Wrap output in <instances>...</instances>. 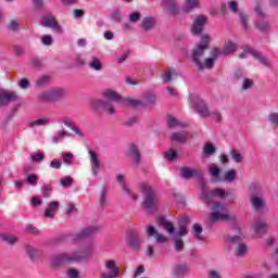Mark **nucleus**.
Instances as JSON below:
<instances>
[{"label":"nucleus","mask_w":278,"mask_h":278,"mask_svg":"<svg viewBox=\"0 0 278 278\" xmlns=\"http://www.w3.org/2000/svg\"><path fill=\"white\" fill-rule=\"evenodd\" d=\"M211 40L212 38H210V35H202L200 45L195 46L192 50L191 58L199 71H203V67L212 68V66H214V62H216L220 55V49L215 48L211 51V58L205 59L204 65L201 63L203 53L205 49L210 47Z\"/></svg>","instance_id":"1"},{"label":"nucleus","mask_w":278,"mask_h":278,"mask_svg":"<svg viewBox=\"0 0 278 278\" xmlns=\"http://www.w3.org/2000/svg\"><path fill=\"white\" fill-rule=\"evenodd\" d=\"M94 253V248L92 245H81L74 254H61L52 260V266H58V264H66L68 262H84L88 260Z\"/></svg>","instance_id":"2"},{"label":"nucleus","mask_w":278,"mask_h":278,"mask_svg":"<svg viewBox=\"0 0 278 278\" xmlns=\"http://www.w3.org/2000/svg\"><path fill=\"white\" fill-rule=\"evenodd\" d=\"M189 103L191 108L200 114V116H203L204 118H212L213 121H216V123H220L223 119V115L218 111H210L207 106L205 105V102L199 98L197 94H191L189 97Z\"/></svg>","instance_id":"3"},{"label":"nucleus","mask_w":278,"mask_h":278,"mask_svg":"<svg viewBox=\"0 0 278 278\" xmlns=\"http://www.w3.org/2000/svg\"><path fill=\"white\" fill-rule=\"evenodd\" d=\"M140 193L144 197V202L142 206L148 212H153L160 205V195L147 184H141L139 187Z\"/></svg>","instance_id":"4"},{"label":"nucleus","mask_w":278,"mask_h":278,"mask_svg":"<svg viewBox=\"0 0 278 278\" xmlns=\"http://www.w3.org/2000/svg\"><path fill=\"white\" fill-rule=\"evenodd\" d=\"M118 273H121V268L116 264V261L108 260L104 262V269L100 278H117Z\"/></svg>","instance_id":"5"},{"label":"nucleus","mask_w":278,"mask_h":278,"mask_svg":"<svg viewBox=\"0 0 278 278\" xmlns=\"http://www.w3.org/2000/svg\"><path fill=\"white\" fill-rule=\"evenodd\" d=\"M217 220H229V214H227V207L225 204L215 203L213 206L211 223H216Z\"/></svg>","instance_id":"6"},{"label":"nucleus","mask_w":278,"mask_h":278,"mask_svg":"<svg viewBox=\"0 0 278 278\" xmlns=\"http://www.w3.org/2000/svg\"><path fill=\"white\" fill-rule=\"evenodd\" d=\"M182 179H192V177H199L201 179L202 186L205 185L203 180V172L201 169L191 168V167H182L180 169Z\"/></svg>","instance_id":"7"},{"label":"nucleus","mask_w":278,"mask_h":278,"mask_svg":"<svg viewBox=\"0 0 278 278\" xmlns=\"http://www.w3.org/2000/svg\"><path fill=\"white\" fill-rule=\"evenodd\" d=\"M249 55H252V58L254 60H258L261 62V64H264V66H268L269 62L267 61V59L264 58V55H262V53H260L257 50L254 49H247L244 50L239 58H241V60H244V58H249Z\"/></svg>","instance_id":"8"},{"label":"nucleus","mask_w":278,"mask_h":278,"mask_svg":"<svg viewBox=\"0 0 278 278\" xmlns=\"http://www.w3.org/2000/svg\"><path fill=\"white\" fill-rule=\"evenodd\" d=\"M218 197L219 199H225V191L223 189H214L213 191H207L202 189L201 199L210 203V201H214V199Z\"/></svg>","instance_id":"9"},{"label":"nucleus","mask_w":278,"mask_h":278,"mask_svg":"<svg viewBox=\"0 0 278 278\" xmlns=\"http://www.w3.org/2000/svg\"><path fill=\"white\" fill-rule=\"evenodd\" d=\"M89 160L91 173L93 177H97V175H99V172L101 170V161L99 160V154L92 150H89Z\"/></svg>","instance_id":"10"},{"label":"nucleus","mask_w":278,"mask_h":278,"mask_svg":"<svg viewBox=\"0 0 278 278\" xmlns=\"http://www.w3.org/2000/svg\"><path fill=\"white\" fill-rule=\"evenodd\" d=\"M161 223L164 229H166L170 236H175L176 238H179L180 236H186V233H188V229L184 225H180L179 230L175 232V226H173L172 223L164 222V220H162Z\"/></svg>","instance_id":"11"},{"label":"nucleus","mask_w":278,"mask_h":278,"mask_svg":"<svg viewBox=\"0 0 278 278\" xmlns=\"http://www.w3.org/2000/svg\"><path fill=\"white\" fill-rule=\"evenodd\" d=\"M205 23H207V16L199 15L193 22V26L191 28L192 34L194 36H199L200 34H202Z\"/></svg>","instance_id":"12"},{"label":"nucleus","mask_w":278,"mask_h":278,"mask_svg":"<svg viewBox=\"0 0 278 278\" xmlns=\"http://www.w3.org/2000/svg\"><path fill=\"white\" fill-rule=\"evenodd\" d=\"M12 101H16V93L14 91L0 90V105H8Z\"/></svg>","instance_id":"13"},{"label":"nucleus","mask_w":278,"mask_h":278,"mask_svg":"<svg viewBox=\"0 0 278 278\" xmlns=\"http://www.w3.org/2000/svg\"><path fill=\"white\" fill-rule=\"evenodd\" d=\"M256 16L258 18V24H256L257 29L261 31H268L270 29V25L264 21V14H262V8L256 7Z\"/></svg>","instance_id":"14"},{"label":"nucleus","mask_w":278,"mask_h":278,"mask_svg":"<svg viewBox=\"0 0 278 278\" xmlns=\"http://www.w3.org/2000/svg\"><path fill=\"white\" fill-rule=\"evenodd\" d=\"M41 25L43 27H50L51 29H56L58 31H62V28L58 25V22H55V18L53 16H43L41 20Z\"/></svg>","instance_id":"15"},{"label":"nucleus","mask_w":278,"mask_h":278,"mask_svg":"<svg viewBox=\"0 0 278 278\" xmlns=\"http://www.w3.org/2000/svg\"><path fill=\"white\" fill-rule=\"evenodd\" d=\"M116 179H117V182L119 184V186L126 192V194L131 197L132 201H138V195L137 194H131V189L127 188V185H125V177L122 174H118L116 176Z\"/></svg>","instance_id":"16"},{"label":"nucleus","mask_w":278,"mask_h":278,"mask_svg":"<svg viewBox=\"0 0 278 278\" xmlns=\"http://www.w3.org/2000/svg\"><path fill=\"white\" fill-rule=\"evenodd\" d=\"M93 232H94V229H92V228L83 229L79 233H77L73 237V241L81 242V240H86V238H88V236H92Z\"/></svg>","instance_id":"17"},{"label":"nucleus","mask_w":278,"mask_h":278,"mask_svg":"<svg viewBox=\"0 0 278 278\" xmlns=\"http://www.w3.org/2000/svg\"><path fill=\"white\" fill-rule=\"evenodd\" d=\"M147 233L148 236H155V240L156 242H166V240H168L166 238V236L162 235V233H157V231L155 230V228L153 226H148L147 227Z\"/></svg>","instance_id":"18"},{"label":"nucleus","mask_w":278,"mask_h":278,"mask_svg":"<svg viewBox=\"0 0 278 278\" xmlns=\"http://www.w3.org/2000/svg\"><path fill=\"white\" fill-rule=\"evenodd\" d=\"M58 207H60V202H51L50 206L46 208L45 216L47 218H55V212H58Z\"/></svg>","instance_id":"19"},{"label":"nucleus","mask_w":278,"mask_h":278,"mask_svg":"<svg viewBox=\"0 0 278 278\" xmlns=\"http://www.w3.org/2000/svg\"><path fill=\"white\" fill-rule=\"evenodd\" d=\"M103 94L106 101H115L116 103H121V96L116 93V91L106 89Z\"/></svg>","instance_id":"20"},{"label":"nucleus","mask_w":278,"mask_h":278,"mask_svg":"<svg viewBox=\"0 0 278 278\" xmlns=\"http://www.w3.org/2000/svg\"><path fill=\"white\" fill-rule=\"evenodd\" d=\"M208 173L213 181H223V176H220V168L218 166L213 165Z\"/></svg>","instance_id":"21"},{"label":"nucleus","mask_w":278,"mask_h":278,"mask_svg":"<svg viewBox=\"0 0 278 278\" xmlns=\"http://www.w3.org/2000/svg\"><path fill=\"white\" fill-rule=\"evenodd\" d=\"M200 1L199 0H186L185 5L182 8V12H192V10L199 8Z\"/></svg>","instance_id":"22"},{"label":"nucleus","mask_w":278,"mask_h":278,"mask_svg":"<svg viewBox=\"0 0 278 278\" xmlns=\"http://www.w3.org/2000/svg\"><path fill=\"white\" fill-rule=\"evenodd\" d=\"M253 231L258 236L268 231V225L264 222H257L253 225Z\"/></svg>","instance_id":"23"},{"label":"nucleus","mask_w":278,"mask_h":278,"mask_svg":"<svg viewBox=\"0 0 278 278\" xmlns=\"http://www.w3.org/2000/svg\"><path fill=\"white\" fill-rule=\"evenodd\" d=\"M236 49H238V45L228 41L225 46V49L219 50L220 51V55H230V53H233L236 51Z\"/></svg>","instance_id":"24"},{"label":"nucleus","mask_w":278,"mask_h":278,"mask_svg":"<svg viewBox=\"0 0 278 278\" xmlns=\"http://www.w3.org/2000/svg\"><path fill=\"white\" fill-rule=\"evenodd\" d=\"M68 136H71V134H68V132H66L64 130H61L58 134L52 136L51 142L53 144H59V142H62V140H64V138H68Z\"/></svg>","instance_id":"25"},{"label":"nucleus","mask_w":278,"mask_h":278,"mask_svg":"<svg viewBox=\"0 0 278 278\" xmlns=\"http://www.w3.org/2000/svg\"><path fill=\"white\" fill-rule=\"evenodd\" d=\"M153 27H155V18L151 16L144 17L142 21V29L149 31V29H153Z\"/></svg>","instance_id":"26"},{"label":"nucleus","mask_w":278,"mask_h":278,"mask_svg":"<svg viewBox=\"0 0 278 278\" xmlns=\"http://www.w3.org/2000/svg\"><path fill=\"white\" fill-rule=\"evenodd\" d=\"M251 203L254 210H262L264 207V199H262L261 197L252 195Z\"/></svg>","instance_id":"27"},{"label":"nucleus","mask_w":278,"mask_h":278,"mask_svg":"<svg viewBox=\"0 0 278 278\" xmlns=\"http://www.w3.org/2000/svg\"><path fill=\"white\" fill-rule=\"evenodd\" d=\"M129 247H132V249H136L138 244H140V240L138 239V233L130 232L127 237Z\"/></svg>","instance_id":"28"},{"label":"nucleus","mask_w":278,"mask_h":278,"mask_svg":"<svg viewBox=\"0 0 278 278\" xmlns=\"http://www.w3.org/2000/svg\"><path fill=\"white\" fill-rule=\"evenodd\" d=\"M236 179V170L229 169L225 173L224 177H222V181H226V184H231Z\"/></svg>","instance_id":"29"},{"label":"nucleus","mask_w":278,"mask_h":278,"mask_svg":"<svg viewBox=\"0 0 278 278\" xmlns=\"http://www.w3.org/2000/svg\"><path fill=\"white\" fill-rule=\"evenodd\" d=\"M169 138L174 142H186V134L185 132H173L169 136Z\"/></svg>","instance_id":"30"},{"label":"nucleus","mask_w":278,"mask_h":278,"mask_svg":"<svg viewBox=\"0 0 278 278\" xmlns=\"http://www.w3.org/2000/svg\"><path fill=\"white\" fill-rule=\"evenodd\" d=\"M47 123H49V118L43 117V118H39V119H35L33 122L29 123V127H45V125H47Z\"/></svg>","instance_id":"31"},{"label":"nucleus","mask_w":278,"mask_h":278,"mask_svg":"<svg viewBox=\"0 0 278 278\" xmlns=\"http://www.w3.org/2000/svg\"><path fill=\"white\" fill-rule=\"evenodd\" d=\"M188 273V267L186 265H178L174 268V275L176 277H181Z\"/></svg>","instance_id":"32"},{"label":"nucleus","mask_w":278,"mask_h":278,"mask_svg":"<svg viewBox=\"0 0 278 278\" xmlns=\"http://www.w3.org/2000/svg\"><path fill=\"white\" fill-rule=\"evenodd\" d=\"M193 232H194V238L197 240H205V238L201 236V233H203V228L201 227V225L199 224L193 225Z\"/></svg>","instance_id":"33"},{"label":"nucleus","mask_w":278,"mask_h":278,"mask_svg":"<svg viewBox=\"0 0 278 278\" xmlns=\"http://www.w3.org/2000/svg\"><path fill=\"white\" fill-rule=\"evenodd\" d=\"M129 155L134 157L135 162L138 164L140 162V154H138V147L130 146L129 148Z\"/></svg>","instance_id":"34"},{"label":"nucleus","mask_w":278,"mask_h":278,"mask_svg":"<svg viewBox=\"0 0 278 278\" xmlns=\"http://www.w3.org/2000/svg\"><path fill=\"white\" fill-rule=\"evenodd\" d=\"M1 240L8 242V244H16L18 239L12 235H1Z\"/></svg>","instance_id":"35"},{"label":"nucleus","mask_w":278,"mask_h":278,"mask_svg":"<svg viewBox=\"0 0 278 278\" xmlns=\"http://www.w3.org/2000/svg\"><path fill=\"white\" fill-rule=\"evenodd\" d=\"M124 105H127L128 108H138V105H142V102L139 100H134V99H125L123 101Z\"/></svg>","instance_id":"36"},{"label":"nucleus","mask_w":278,"mask_h":278,"mask_svg":"<svg viewBox=\"0 0 278 278\" xmlns=\"http://www.w3.org/2000/svg\"><path fill=\"white\" fill-rule=\"evenodd\" d=\"M203 153L204 155H214V153H216V148L212 143H206Z\"/></svg>","instance_id":"37"},{"label":"nucleus","mask_w":278,"mask_h":278,"mask_svg":"<svg viewBox=\"0 0 278 278\" xmlns=\"http://www.w3.org/2000/svg\"><path fill=\"white\" fill-rule=\"evenodd\" d=\"M247 245L244 244H239V247L236 249V255L237 257H242L243 255H247Z\"/></svg>","instance_id":"38"},{"label":"nucleus","mask_w":278,"mask_h":278,"mask_svg":"<svg viewBox=\"0 0 278 278\" xmlns=\"http://www.w3.org/2000/svg\"><path fill=\"white\" fill-rule=\"evenodd\" d=\"M230 155H231L233 162H236L237 164H240V162H242V160H243L242 154H240V152H238V150H232L230 152Z\"/></svg>","instance_id":"39"},{"label":"nucleus","mask_w":278,"mask_h":278,"mask_svg":"<svg viewBox=\"0 0 278 278\" xmlns=\"http://www.w3.org/2000/svg\"><path fill=\"white\" fill-rule=\"evenodd\" d=\"M26 253L30 257V260H34L38 255V250H36V248L34 247L27 245Z\"/></svg>","instance_id":"40"},{"label":"nucleus","mask_w":278,"mask_h":278,"mask_svg":"<svg viewBox=\"0 0 278 278\" xmlns=\"http://www.w3.org/2000/svg\"><path fill=\"white\" fill-rule=\"evenodd\" d=\"M167 125L170 129H175V127H179L181 124L177 118L170 116L168 117Z\"/></svg>","instance_id":"41"},{"label":"nucleus","mask_w":278,"mask_h":278,"mask_svg":"<svg viewBox=\"0 0 278 278\" xmlns=\"http://www.w3.org/2000/svg\"><path fill=\"white\" fill-rule=\"evenodd\" d=\"M163 5H166L170 14H175V2L173 0H163Z\"/></svg>","instance_id":"42"},{"label":"nucleus","mask_w":278,"mask_h":278,"mask_svg":"<svg viewBox=\"0 0 278 278\" xmlns=\"http://www.w3.org/2000/svg\"><path fill=\"white\" fill-rule=\"evenodd\" d=\"M89 66L93 71H101V68L103 67L101 65V61H99L98 59H93V61L89 64Z\"/></svg>","instance_id":"43"},{"label":"nucleus","mask_w":278,"mask_h":278,"mask_svg":"<svg viewBox=\"0 0 278 278\" xmlns=\"http://www.w3.org/2000/svg\"><path fill=\"white\" fill-rule=\"evenodd\" d=\"M26 184H28L29 186H36V184H38V176H36V175H28L26 177Z\"/></svg>","instance_id":"44"},{"label":"nucleus","mask_w":278,"mask_h":278,"mask_svg":"<svg viewBox=\"0 0 278 278\" xmlns=\"http://www.w3.org/2000/svg\"><path fill=\"white\" fill-rule=\"evenodd\" d=\"M31 162H42L45 160V154L42 153H31L30 154Z\"/></svg>","instance_id":"45"},{"label":"nucleus","mask_w":278,"mask_h":278,"mask_svg":"<svg viewBox=\"0 0 278 278\" xmlns=\"http://www.w3.org/2000/svg\"><path fill=\"white\" fill-rule=\"evenodd\" d=\"M41 42L42 45H46L47 47H49L50 45H53V38L49 35H45L41 37Z\"/></svg>","instance_id":"46"},{"label":"nucleus","mask_w":278,"mask_h":278,"mask_svg":"<svg viewBox=\"0 0 278 278\" xmlns=\"http://www.w3.org/2000/svg\"><path fill=\"white\" fill-rule=\"evenodd\" d=\"M63 163L67 164V166H71L73 164V153H66L63 155Z\"/></svg>","instance_id":"47"},{"label":"nucleus","mask_w":278,"mask_h":278,"mask_svg":"<svg viewBox=\"0 0 278 278\" xmlns=\"http://www.w3.org/2000/svg\"><path fill=\"white\" fill-rule=\"evenodd\" d=\"M268 121L271 123V125H276V127H278V113L269 114Z\"/></svg>","instance_id":"48"},{"label":"nucleus","mask_w":278,"mask_h":278,"mask_svg":"<svg viewBox=\"0 0 278 278\" xmlns=\"http://www.w3.org/2000/svg\"><path fill=\"white\" fill-rule=\"evenodd\" d=\"M49 192H51V185H45L41 188V194H42L43 199H47V197H49Z\"/></svg>","instance_id":"49"},{"label":"nucleus","mask_w":278,"mask_h":278,"mask_svg":"<svg viewBox=\"0 0 278 278\" xmlns=\"http://www.w3.org/2000/svg\"><path fill=\"white\" fill-rule=\"evenodd\" d=\"M166 160H177V151L169 150L165 153Z\"/></svg>","instance_id":"50"},{"label":"nucleus","mask_w":278,"mask_h":278,"mask_svg":"<svg viewBox=\"0 0 278 278\" xmlns=\"http://www.w3.org/2000/svg\"><path fill=\"white\" fill-rule=\"evenodd\" d=\"M129 21L130 23H138V21H140V12H132L129 15Z\"/></svg>","instance_id":"51"},{"label":"nucleus","mask_w":278,"mask_h":278,"mask_svg":"<svg viewBox=\"0 0 278 278\" xmlns=\"http://www.w3.org/2000/svg\"><path fill=\"white\" fill-rule=\"evenodd\" d=\"M252 87H253V80L245 78L242 84L243 90H249V88H252Z\"/></svg>","instance_id":"52"},{"label":"nucleus","mask_w":278,"mask_h":278,"mask_svg":"<svg viewBox=\"0 0 278 278\" xmlns=\"http://www.w3.org/2000/svg\"><path fill=\"white\" fill-rule=\"evenodd\" d=\"M241 240L242 239L239 236H235V237H229L227 239V242H228V244H238L241 242Z\"/></svg>","instance_id":"53"},{"label":"nucleus","mask_w":278,"mask_h":278,"mask_svg":"<svg viewBox=\"0 0 278 278\" xmlns=\"http://www.w3.org/2000/svg\"><path fill=\"white\" fill-rule=\"evenodd\" d=\"M111 18L113 21H116L117 23H121V11L119 10L113 11L111 14Z\"/></svg>","instance_id":"54"},{"label":"nucleus","mask_w":278,"mask_h":278,"mask_svg":"<svg viewBox=\"0 0 278 278\" xmlns=\"http://www.w3.org/2000/svg\"><path fill=\"white\" fill-rule=\"evenodd\" d=\"M104 110L108 112V114L113 115L116 114V110L114 109V105L106 103L104 104Z\"/></svg>","instance_id":"55"},{"label":"nucleus","mask_w":278,"mask_h":278,"mask_svg":"<svg viewBox=\"0 0 278 278\" xmlns=\"http://www.w3.org/2000/svg\"><path fill=\"white\" fill-rule=\"evenodd\" d=\"M175 73L168 71L165 73V75L163 76V81L167 83V81H170V79H173V77H175Z\"/></svg>","instance_id":"56"},{"label":"nucleus","mask_w":278,"mask_h":278,"mask_svg":"<svg viewBox=\"0 0 278 278\" xmlns=\"http://www.w3.org/2000/svg\"><path fill=\"white\" fill-rule=\"evenodd\" d=\"M71 185H73V178L65 177L61 179V186H63V188H65V186H71Z\"/></svg>","instance_id":"57"},{"label":"nucleus","mask_w":278,"mask_h":278,"mask_svg":"<svg viewBox=\"0 0 278 278\" xmlns=\"http://www.w3.org/2000/svg\"><path fill=\"white\" fill-rule=\"evenodd\" d=\"M62 123L63 125H65L66 127H70V129H72L73 126V119L71 117H63L62 118Z\"/></svg>","instance_id":"58"},{"label":"nucleus","mask_w":278,"mask_h":278,"mask_svg":"<svg viewBox=\"0 0 278 278\" xmlns=\"http://www.w3.org/2000/svg\"><path fill=\"white\" fill-rule=\"evenodd\" d=\"M51 168H55L56 170H60L62 168V162L53 160L50 163Z\"/></svg>","instance_id":"59"},{"label":"nucleus","mask_w":278,"mask_h":278,"mask_svg":"<svg viewBox=\"0 0 278 278\" xmlns=\"http://www.w3.org/2000/svg\"><path fill=\"white\" fill-rule=\"evenodd\" d=\"M67 277L68 278H79V271H77L76 269H70L67 271Z\"/></svg>","instance_id":"60"},{"label":"nucleus","mask_w":278,"mask_h":278,"mask_svg":"<svg viewBox=\"0 0 278 278\" xmlns=\"http://www.w3.org/2000/svg\"><path fill=\"white\" fill-rule=\"evenodd\" d=\"M241 24L243 26L244 29H247V21H249V16H247L245 14H240L239 16Z\"/></svg>","instance_id":"61"},{"label":"nucleus","mask_w":278,"mask_h":278,"mask_svg":"<svg viewBox=\"0 0 278 278\" xmlns=\"http://www.w3.org/2000/svg\"><path fill=\"white\" fill-rule=\"evenodd\" d=\"M230 12H238V2L231 1L228 3Z\"/></svg>","instance_id":"62"},{"label":"nucleus","mask_w":278,"mask_h":278,"mask_svg":"<svg viewBox=\"0 0 278 278\" xmlns=\"http://www.w3.org/2000/svg\"><path fill=\"white\" fill-rule=\"evenodd\" d=\"M175 249H176V251H182L184 250V241L176 240L175 241Z\"/></svg>","instance_id":"63"},{"label":"nucleus","mask_w":278,"mask_h":278,"mask_svg":"<svg viewBox=\"0 0 278 278\" xmlns=\"http://www.w3.org/2000/svg\"><path fill=\"white\" fill-rule=\"evenodd\" d=\"M41 101H45L46 103H49L51 101V93H42L40 96Z\"/></svg>","instance_id":"64"}]
</instances>
